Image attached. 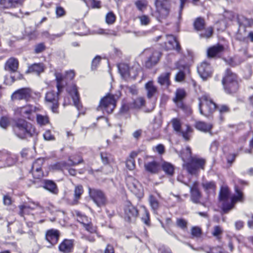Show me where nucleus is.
Wrapping results in <instances>:
<instances>
[{
	"mask_svg": "<svg viewBox=\"0 0 253 253\" xmlns=\"http://www.w3.org/2000/svg\"><path fill=\"white\" fill-rule=\"evenodd\" d=\"M236 195L233 196L231 199L229 198L230 192L229 189L225 187L221 188L219 199L222 203V209L224 213H227L231 210L234 206V204L238 201L242 202L243 200V195L242 192L237 187H235Z\"/></svg>",
	"mask_w": 253,
	"mask_h": 253,
	"instance_id": "obj_1",
	"label": "nucleus"
},
{
	"mask_svg": "<svg viewBox=\"0 0 253 253\" xmlns=\"http://www.w3.org/2000/svg\"><path fill=\"white\" fill-rule=\"evenodd\" d=\"M13 131L15 134L21 139L37 135L35 126L23 119H18L15 121Z\"/></svg>",
	"mask_w": 253,
	"mask_h": 253,
	"instance_id": "obj_2",
	"label": "nucleus"
},
{
	"mask_svg": "<svg viewBox=\"0 0 253 253\" xmlns=\"http://www.w3.org/2000/svg\"><path fill=\"white\" fill-rule=\"evenodd\" d=\"M224 90L226 93L232 94L236 92L239 88L237 76L230 69H227L224 77L222 80Z\"/></svg>",
	"mask_w": 253,
	"mask_h": 253,
	"instance_id": "obj_3",
	"label": "nucleus"
},
{
	"mask_svg": "<svg viewBox=\"0 0 253 253\" xmlns=\"http://www.w3.org/2000/svg\"><path fill=\"white\" fill-rule=\"evenodd\" d=\"M199 108L201 114L207 116L216 109V104L209 95L205 94L199 98Z\"/></svg>",
	"mask_w": 253,
	"mask_h": 253,
	"instance_id": "obj_4",
	"label": "nucleus"
},
{
	"mask_svg": "<svg viewBox=\"0 0 253 253\" xmlns=\"http://www.w3.org/2000/svg\"><path fill=\"white\" fill-rule=\"evenodd\" d=\"M140 57L145 60V65L148 68H151L155 65L159 60L161 53L153 48L144 49L140 54Z\"/></svg>",
	"mask_w": 253,
	"mask_h": 253,
	"instance_id": "obj_5",
	"label": "nucleus"
},
{
	"mask_svg": "<svg viewBox=\"0 0 253 253\" xmlns=\"http://www.w3.org/2000/svg\"><path fill=\"white\" fill-rule=\"evenodd\" d=\"M205 164V160L196 157H191L189 162L186 164V169L189 173L192 175H197L200 169H203Z\"/></svg>",
	"mask_w": 253,
	"mask_h": 253,
	"instance_id": "obj_6",
	"label": "nucleus"
},
{
	"mask_svg": "<svg viewBox=\"0 0 253 253\" xmlns=\"http://www.w3.org/2000/svg\"><path fill=\"white\" fill-rule=\"evenodd\" d=\"M39 110V108L35 106L29 104L16 108L15 110V114L25 119L32 121L34 120L35 115Z\"/></svg>",
	"mask_w": 253,
	"mask_h": 253,
	"instance_id": "obj_7",
	"label": "nucleus"
},
{
	"mask_svg": "<svg viewBox=\"0 0 253 253\" xmlns=\"http://www.w3.org/2000/svg\"><path fill=\"white\" fill-rule=\"evenodd\" d=\"M194 29L197 31H201L200 36L201 38H209L213 33V28L211 27L205 28L206 23L204 18H197L193 24Z\"/></svg>",
	"mask_w": 253,
	"mask_h": 253,
	"instance_id": "obj_8",
	"label": "nucleus"
},
{
	"mask_svg": "<svg viewBox=\"0 0 253 253\" xmlns=\"http://www.w3.org/2000/svg\"><path fill=\"white\" fill-rule=\"evenodd\" d=\"M155 4L158 13L157 18L160 22L166 19L169 14L170 3L169 0H156Z\"/></svg>",
	"mask_w": 253,
	"mask_h": 253,
	"instance_id": "obj_9",
	"label": "nucleus"
},
{
	"mask_svg": "<svg viewBox=\"0 0 253 253\" xmlns=\"http://www.w3.org/2000/svg\"><path fill=\"white\" fill-rule=\"evenodd\" d=\"M116 102L114 96L108 94L101 99L97 110H102L106 111L108 113H111L116 107Z\"/></svg>",
	"mask_w": 253,
	"mask_h": 253,
	"instance_id": "obj_10",
	"label": "nucleus"
},
{
	"mask_svg": "<svg viewBox=\"0 0 253 253\" xmlns=\"http://www.w3.org/2000/svg\"><path fill=\"white\" fill-rule=\"evenodd\" d=\"M60 92H58V90L57 92L50 91L47 92L45 95L46 103L53 113H58L59 94Z\"/></svg>",
	"mask_w": 253,
	"mask_h": 253,
	"instance_id": "obj_11",
	"label": "nucleus"
},
{
	"mask_svg": "<svg viewBox=\"0 0 253 253\" xmlns=\"http://www.w3.org/2000/svg\"><path fill=\"white\" fill-rule=\"evenodd\" d=\"M88 191L90 197L98 207H101L105 205L107 199L103 191L90 188H89Z\"/></svg>",
	"mask_w": 253,
	"mask_h": 253,
	"instance_id": "obj_12",
	"label": "nucleus"
},
{
	"mask_svg": "<svg viewBox=\"0 0 253 253\" xmlns=\"http://www.w3.org/2000/svg\"><path fill=\"white\" fill-rule=\"evenodd\" d=\"M126 185L129 190L137 197H140L143 194V189L137 180L132 176L126 178Z\"/></svg>",
	"mask_w": 253,
	"mask_h": 253,
	"instance_id": "obj_13",
	"label": "nucleus"
},
{
	"mask_svg": "<svg viewBox=\"0 0 253 253\" xmlns=\"http://www.w3.org/2000/svg\"><path fill=\"white\" fill-rule=\"evenodd\" d=\"M33 205L25 204L19 206V214L21 216H24L25 214H29L35 210H37L39 213H42L44 212V208L39 205L38 203H31Z\"/></svg>",
	"mask_w": 253,
	"mask_h": 253,
	"instance_id": "obj_14",
	"label": "nucleus"
},
{
	"mask_svg": "<svg viewBox=\"0 0 253 253\" xmlns=\"http://www.w3.org/2000/svg\"><path fill=\"white\" fill-rule=\"evenodd\" d=\"M32 90L29 87L22 88L16 90L11 95L12 100L28 101L32 97Z\"/></svg>",
	"mask_w": 253,
	"mask_h": 253,
	"instance_id": "obj_15",
	"label": "nucleus"
},
{
	"mask_svg": "<svg viewBox=\"0 0 253 253\" xmlns=\"http://www.w3.org/2000/svg\"><path fill=\"white\" fill-rule=\"evenodd\" d=\"M67 91L72 98L74 105L80 111L82 106L80 102V95L77 86L75 84H72L68 86Z\"/></svg>",
	"mask_w": 253,
	"mask_h": 253,
	"instance_id": "obj_16",
	"label": "nucleus"
},
{
	"mask_svg": "<svg viewBox=\"0 0 253 253\" xmlns=\"http://www.w3.org/2000/svg\"><path fill=\"white\" fill-rule=\"evenodd\" d=\"M225 51L224 46L220 44L211 46L207 49V56L209 58H220Z\"/></svg>",
	"mask_w": 253,
	"mask_h": 253,
	"instance_id": "obj_17",
	"label": "nucleus"
},
{
	"mask_svg": "<svg viewBox=\"0 0 253 253\" xmlns=\"http://www.w3.org/2000/svg\"><path fill=\"white\" fill-rule=\"evenodd\" d=\"M190 199L191 201L195 204H200L204 205L203 203L200 202L202 197V194L199 189V183L198 182H194L190 187Z\"/></svg>",
	"mask_w": 253,
	"mask_h": 253,
	"instance_id": "obj_18",
	"label": "nucleus"
},
{
	"mask_svg": "<svg viewBox=\"0 0 253 253\" xmlns=\"http://www.w3.org/2000/svg\"><path fill=\"white\" fill-rule=\"evenodd\" d=\"M198 72L200 76L206 80L210 77L212 74V69L211 65L206 61L203 62L197 67Z\"/></svg>",
	"mask_w": 253,
	"mask_h": 253,
	"instance_id": "obj_19",
	"label": "nucleus"
},
{
	"mask_svg": "<svg viewBox=\"0 0 253 253\" xmlns=\"http://www.w3.org/2000/svg\"><path fill=\"white\" fill-rule=\"evenodd\" d=\"M145 89L146 91V96L148 99H154L156 100L158 90L152 81H149L145 84Z\"/></svg>",
	"mask_w": 253,
	"mask_h": 253,
	"instance_id": "obj_20",
	"label": "nucleus"
},
{
	"mask_svg": "<svg viewBox=\"0 0 253 253\" xmlns=\"http://www.w3.org/2000/svg\"><path fill=\"white\" fill-rule=\"evenodd\" d=\"M138 214L137 209L132 204L128 202L125 208V219L127 221H130L132 219L135 218Z\"/></svg>",
	"mask_w": 253,
	"mask_h": 253,
	"instance_id": "obj_21",
	"label": "nucleus"
},
{
	"mask_svg": "<svg viewBox=\"0 0 253 253\" xmlns=\"http://www.w3.org/2000/svg\"><path fill=\"white\" fill-rule=\"evenodd\" d=\"M248 58V57L246 55V51H244V53L242 55H236L232 57L224 59V61L229 65L234 67L244 62Z\"/></svg>",
	"mask_w": 253,
	"mask_h": 253,
	"instance_id": "obj_22",
	"label": "nucleus"
},
{
	"mask_svg": "<svg viewBox=\"0 0 253 253\" xmlns=\"http://www.w3.org/2000/svg\"><path fill=\"white\" fill-rule=\"evenodd\" d=\"M59 236L60 232L58 230L54 229L47 230L45 234V239L51 244V246L57 243Z\"/></svg>",
	"mask_w": 253,
	"mask_h": 253,
	"instance_id": "obj_23",
	"label": "nucleus"
},
{
	"mask_svg": "<svg viewBox=\"0 0 253 253\" xmlns=\"http://www.w3.org/2000/svg\"><path fill=\"white\" fill-rule=\"evenodd\" d=\"M74 246V240L66 239L59 245L58 249L62 253H71L73 251Z\"/></svg>",
	"mask_w": 253,
	"mask_h": 253,
	"instance_id": "obj_24",
	"label": "nucleus"
},
{
	"mask_svg": "<svg viewBox=\"0 0 253 253\" xmlns=\"http://www.w3.org/2000/svg\"><path fill=\"white\" fill-rule=\"evenodd\" d=\"M175 96L173 99V101L180 108L184 109L185 105L183 103V99L186 95L185 90L183 88H178L175 93Z\"/></svg>",
	"mask_w": 253,
	"mask_h": 253,
	"instance_id": "obj_25",
	"label": "nucleus"
},
{
	"mask_svg": "<svg viewBox=\"0 0 253 253\" xmlns=\"http://www.w3.org/2000/svg\"><path fill=\"white\" fill-rule=\"evenodd\" d=\"M23 0H0V5L4 9H14L21 6Z\"/></svg>",
	"mask_w": 253,
	"mask_h": 253,
	"instance_id": "obj_26",
	"label": "nucleus"
},
{
	"mask_svg": "<svg viewBox=\"0 0 253 253\" xmlns=\"http://www.w3.org/2000/svg\"><path fill=\"white\" fill-rule=\"evenodd\" d=\"M2 158L1 163L0 164V168L9 167L13 165L16 162L15 156L11 154H3Z\"/></svg>",
	"mask_w": 253,
	"mask_h": 253,
	"instance_id": "obj_27",
	"label": "nucleus"
},
{
	"mask_svg": "<svg viewBox=\"0 0 253 253\" xmlns=\"http://www.w3.org/2000/svg\"><path fill=\"white\" fill-rule=\"evenodd\" d=\"M195 127L199 131L205 133H210L211 134H212L211 130L213 127V125L211 123H206L202 121H198L196 122Z\"/></svg>",
	"mask_w": 253,
	"mask_h": 253,
	"instance_id": "obj_28",
	"label": "nucleus"
},
{
	"mask_svg": "<svg viewBox=\"0 0 253 253\" xmlns=\"http://www.w3.org/2000/svg\"><path fill=\"white\" fill-rule=\"evenodd\" d=\"M201 185L207 193L209 194L215 192L216 186L214 181L203 180Z\"/></svg>",
	"mask_w": 253,
	"mask_h": 253,
	"instance_id": "obj_29",
	"label": "nucleus"
},
{
	"mask_svg": "<svg viewBox=\"0 0 253 253\" xmlns=\"http://www.w3.org/2000/svg\"><path fill=\"white\" fill-rule=\"evenodd\" d=\"M43 70L44 66L42 63H34L28 67L26 73H33L39 75L42 72H43Z\"/></svg>",
	"mask_w": 253,
	"mask_h": 253,
	"instance_id": "obj_30",
	"label": "nucleus"
},
{
	"mask_svg": "<svg viewBox=\"0 0 253 253\" xmlns=\"http://www.w3.org/2000/svg\"><path fill=\"white\" fill-rule=\"evenodd\" d=\"M170 75V72L162 73L158 78V83L161 85L168 87L170 84V81L169 80Z\"/></svg>",
	"mask_w": 253,
	"mask_h": 253,
	"instance_id": "obj_31",
	"label": "nucleus"
},
{
	"mask_svg": "<svg viewBox=\"0 0 253 253\" xmlns=\"http://www.w3.org/2000/svg\"><path fill=\"white\" fill-rule=\"evenodd\" d=\"M144 168L147 171L151 173H156L159 171L160 166L158 162L153 161L145 163L144 164Z\"/></svg>",
	"mask_w": 253,
	"mask_h": 253,
	"instance_id": "obj_32",
	"label": "nucleus"
},
{
	"mask_svg": "<svg viewBox=\"0 0 253 253\" xmlns=\"http://www.w3.org/2000/svg\"><path fill=\"white\" fill-rule=\"evenodd\" d=\"M237 22L240 28L242 26L246 28L248 27H251L253 26V19L247 18L242 15L237 16Z\"/></svg>",
	"mask_w": 253,
	"mask_h": 253,
	"instance_id": "obj_33",
	"label": "nucleus"
},
{
	"mask_svg": "<svg viewBox=\"0 0 253 253\" xmlns=\"http://www.w3.org/2000/svg\"><path fill=\"white\" fill-rule=\"evenodd\" d=\"M18 67V61L15 58H10L5 64V69L6 70L12 72H15Z\"/></svg>",
	"mask_w": 253,
	"mask_h": 253,
	"instance_id": "obj_34",
	"label": "nucleus"
},
{
	"mask_svg": "<svg viewBox=\"0 0 253 253\" xmlns=\"http://www.w3.org/2000/svg\"><path fill=\"white\" fill-rule=\"evenodd\" d=\"M43 187L53 194H57L58 192L56 183L52 180H44Z\"/></svg>",
	"mask_w": 253,
	"mask_h": 253,
	"instance_id": "obj_35",
	"label": "nucleus"
},
{
	"mask_svg": "<svg viewBox=\"0 0 253 253\" xmlns=\"http://www.w3.org/2000/svg\"><path fill=\"white\" fill-rule=\"evenodd\" d=\"M162 126V122L160 120L155 118L154 122L149 126L148 129L149 131L153 134H157L159 131V129Z\"/></svg>",
	"mask_w": 253,
	"mask_h": 253,
	"instance_id": "obj_36",
	"label": "nucleus"
},
{
	"mask_svg": "<svg viewBox=\"0 0 253 253\" xmlns=\"http://www.w3.org/2000/svg\"><path fill=\"white\" fill-rule=\"evenodd\" d=\"M216 109L219 113V119L221 122H222L224 120L223 114L229 113L230 111V107L225 104H216Z\"/></svg>",
	"mask_w": 253,
	"mask_h": 253,
	"instance_id": "obj_37",
	"label": "nucleus"
},
{
	"mask_svg": "<svg viewBox=\"0 0 253 253\" xmlns=\"http://www.w3.org/2000/svg\"><path fill=\"white\" fill-rule=\"evenodd\" d=\"M78 157H79V159H78V161H73L70 158H69V161L70 162V164L67 163V169H65L68 170L69 174L71 175H72V176L75 175L76 174V170L75 169L69 168L70 166H76V165H77L79 164H80L83 162V160L81 157H80L79 156Z\"/></svg>",
	"mask_w": 253,
	"mask_h": 253,
	"instance_id": "obj_38",
	"label": "nucleus"
},
{
	"mask_svg": "<svg viewBox=\"0 0 253 253\" xmlns=\"http://www.w3.org/2000/svg\"><path fill=\"white\" fill-rule=\"evenodd\" d=\"M145 99L143 97H138L130 103V107L133 109H140L145 105Z\"/></svg>",
	"mask_w": 253,
	"mask_h": 253,
	"instance_id": "obj_39",
	"label": "nucleus"
},
{
	"mask_svg": "<svg viewBox=\"0 0 253 253\" xmlns=\"http://www.w3.org/2000/svg\"><path fill=\"white\" fill-rule=\"evenodd\" d=\"M163 170L169 176H172L174 172V166L170 163L164 162L161 165Z\"/></svg>",
	"mask_w": 253,
	"mask_h": 253,
	"instance_id": "obj_40",
	"label": "nucleus"
},
{
	"mask_svg": "<svg viewBox=\"0 0 253 253\" xmlns=\"http://www.w3.org/2000/svg\"><path fill=\"white\" fill-rule=\"evenodd\" d=\"M172 40L168 42L169 45H166L167 49H174L178 53H181V48L179 42L176 39H173Z\"/></svg>",
	"mask_w": 253,
	"mask_h": 253,
	"instance_id": "obj_41",
	"label": "nucleus"
},
{
	"mask_svg": "<svg viewBox=\"0 0 253 253\" xmlns=\"http://www.w3.org/2000/svg\"><path fill=\"white\" fill-rule=\"evenodd\" d=\"M118 67L119 72L123 77L126 78L130 76L131 70L127 64H120L118 65Z\"/></svg>",
	"mask_w": 253,
	"mask_h": 253,
	"instance_id": "obj_42",
	"label": "nucleus"
},
{
	"mask_svg": "<svg viewBox=\"0 0 253 253\" xmlns=\"http://www.w3.org/2000/svg\"><path fill=\"white\" fill-rule=\"evenodd\" d=\"M149 203L151 209L154 211H156L159 207V202L157 198L153 195H150L149 196Z\"/></svg>",
	"mask_w": 253,
	"mask_h": 253,
	"instance_id": "obj_43",
	"label": "nucleus"
},
{
	"mask_svg": "<svg viewBox=\"0 0 253 253\" xmlns=\"http://www.w3.org/2000/svg\"><path fill=\"white\" fill-rule=\"evenodd\" d=\"M56 81L57 82L56 87L58 92H61L62 89L64 86L63 81L64 79L63 76L60 73H56L55 74Z\"/></svg>",
	"mask_w": 253,
	"mask_h": 253,
	"instance_id": "obj_44",
	"label": "nucleus"
},
{
	"mask_svg": "<svg viewBox=\"0 0 253 253\" xmlns=\"http://www.w3.org/2000/svg\"><path fill=\"white\" fill-rule=\"evenodd\" d=\"M192 128L189 125H186V130L180 131L179 132L181 133L183 139L187 141L190 139V134L192 132Z\"/></svg>",
	"mask_w": 253,
	"mask_h": 253,
	"instance_id": "obj_45",
	"label": "nucleus"
},
{
	"mask_svg": "<svg viewBox=\"0 0 253 253\" xmlns=\"http://www.w3.org/2000/svg\"><path fill=\"white\" fill-rule=\"evenodd\" d=\"M43 160L42 159L36 160L33 164L31 171L42 170V166L43 165Z\"/></svg>",
	"mask_w": 253,
	"mask_h": 253,
	"instance_id": "obj_46",
	"label": "nucleus"
},
{
	"mask_svg": "<svg viewBox=\"0 0 253 253\" xmlns=\"http://www.w3.org/2000/svg\"><path fill=\"white\" fill-rule=\"evenodd\" d=\"M84 192L83 187L81 185H78L75 187L74 190V201L76 203L78 200L80 198L81 195Z\"/></svg>",
	"mask_w": 253,
	"mask_h": 253,
	"instance_id": "obj_47",
	"label": "nucleus"
},
{
	"mask_svg": "<svg viewBox=\"0 0 253 253\" xmlns=\"http://www.w3.org/2000/svg\"><path fill=\"white\" fill-rule=\"evenodd\" d=\"M84 2L88 7L92 8H100L101 7V2L97 0H84Z\"/></svg>",
	"mask_w": 253,
	"mask_h": 253,
	"instance_id": "obj_48",
	"label": "nucleus"
},
{
	"mask_svg": "<svg viewBox=\"0 0 253 253\" xmlns=\"http://www.w3.org/2000/svg\"><path fill=\"white\" fill-rule=\"evenodd\" d=\"M100 157L102 162L104 165L109 164L112 160L111 154L106 152H101L100 153Z\"/></svg>",
	"mask_w": 253,
	"mask_h": 253,
	"instance_id": "obj_49",
	"label": "nucleus"
},
{
	"mask_svg": "<svg viewBox=\"0 0 253 253\" xmlns=\"http://www.w3.org/2000/svg\"><path fill=\"white\" fill-rule=\"evenodd\" d=\"M67 163L66 162L62 161L53 164L51 166V168L53 169L63 170L64 169H67Z\"/></svg>",
	"mask_w": 253,
	"mask_h": 253,
	"instance_id": "obj_50",
	"label": "nucleus"
},
{
	"mask_svg": "<svg viewBox=\"0 0 253 253\" xmlns=\"http://www.w3.org/2000/svg\"><path fill=\"white\" fill-rule=\"evenodd\" d=\"M37 121L40 125H45L49 122L48 118L46 116L37 114Z\"/></svg>",
	"mask_w": 253,
	"mask_h": 253,
	"instance_id": "obj_51",
	"label": "nucleus"
},
{
	"mask_svg": "<svg viewBox=\"0 0 253 253\" xmlns=\"http://www.w3.org/2000/svg\"><path fill=\"white\" fill-rule=\"evenodd\" d=\"M116 20V16L113 12H109L105 17V21L108 25L113 24Z\"/></svg>",
	"mask_w": 253,
	"mask_h": 253,
	"instance_id": "obj_52",
	"label": "nucleus"
},
{
	"mask_svg": "<svg viewBox=\"0 0 253 253\" xmlns=\"http://www.w3.org/2000/svg\"><path fill=\"white\" fill-rule=\"evenodd\" d=\"M79 221L81 223H82L83 224L84 227L89 232H90L91 233H93L96 232V227L93 226V225L91 223H85L83 221V220L80 221V220H79Z\"/></svg>",
	"mask_w": 253,
	"mask_h": 253,
	"instance_id": "obj_53",
	"label": "nucleus"
},
{
	"mask_svg": "<svg viewBox=\"0 0 253 253\" xmlns=\"http://www.w3.org/2000/svg\"><path fill=\"white\" fill-rule=\"evenodd\" d=\"M172 127L176 132H180L181 129V123L180 121L176 118H174L171 120Z\"/></svg>",
	"mask_w": 253,
	"mask_h": 253,
	"instance_id": "obj_54",
	"label": "nucleus"
},
{
	"mask_svg": "<svg viewBox=\"0 0 253 253\" xmlns=\"http://www.w3.org/2000/svg\"><path fill=\"white\" fill-rule=\"evenodd\" d=\"M177 226L183 230L187 228V222L183 218H177L176 221Z\"/></svg>",
	"mask_w": 253,
	"mask_h": 253,
	"instance_id": "obj_55",
	"label": "nucleus"
},
{
	"mask_svg": "<svg viewBox=\"0 0 253 253\" xmlns=\"http://www.w3.org/2000/svg\"><path fill=\"white\" fill-rule=\"evenodd\" d=\"M144 212L145 215L143 217H142L141 219L142 221L144 223V224L148 226H149L150 224L149 213L145 208H144Z\"/></svg>",
	"mask_w": 253,
	"mask_h": 253,
	"instance_id": "obj_56",
	"label": "nucleus"
},
{
	"mask_svg": "<svg viewBox=\"0 0 253 253\" xmlns=\"http://www.w3.org/2000/svg\"><path fill=\"white\" fill-rule=\"evenodd\" d=\"M45 49V46L43 42L36 44L35 46L34 51L36 54L42 52Z\"/></svg>",
	"mask_w": 253,
	"mask_h": 253,
	"instance_id": "obj_57",
	"label": "nucleus"
},
{
	"mask_svg": "<svg viewBox=\"0 0 253 253\" xmlns=\"http://www.w3.org/2000/svg\"><path fill=\"white\" fill-rule=\"evenodd\" d=\"M101 58L100 56L97 55L96 56L92 61L91 63V69L95 70L98 65L99 64Z\"/></svg>",
	"mask_w": 253,
	"mask_h": 253,
	"instance_id": "obj_58",
	"label": "nucleus"
},
{
	"mask_svg": "<svg viewBox=\"0 0 253 253\" xmlns=\"http://www.w3.org/2000/svg\"><path fill=\"white\" fill-rule=\"evenodd\" d=\"M9 125V120L6 117H2L0 120V126L3 128H6Z\"/></svg>",
	"mask_w": 253,
	"mask_h": 253,
	"instance_id": "obj_59",
	"label": "nucleus"
},
{
	"mask_svg": "<svg viewBox=\"0 0 253 253\" xmlns=\"http://www.w3.org/2000/svg\"><path fill=\"white\" fill-rule=\"evenodd\" d=\"M56 14L57 17H62L65 15L66 11L63 7L60 5H57L56 7Z\"/></svg>",
	"mask_w": 253,
	"mask_h": 253,
	"instance_id": "obj_60",
	"label": "nucleus"
},
{
	"mask_svg": "<svg viewBox=\"0 0 253 253\" xmlns=\"http://www.w3.org/2000/svg\"><path fill=\"white\" fill-rule=\"evenodd\" d=\"M135 160L133 158H129L126 161V167L129 170H132L135 168Z\"/></svg>",
	"mask_w": 253,
	"mask_h": 253,
	"instance_id": "obj_61",
	"label": "nucleus"
},
{
	"mask_svg": "<svg viewBox=\"0 0 253 253\" xmlns=\"http://www.w3.org/2000/svg\"><path fill=\"white\" fill-rule=\"evenodd\" d=\"M202 231L201 228L198 227H194L191 229V234L193 236L200 237L201 235Z\"/></svg>",
	"mask_w": 253,
	"mask_h": 253,
	"instance_id": "obj_62",
	"label": "nucleus"
},
{
	"mask_svg": "<svg viewBox=\"0 0 253 253\" xmlns=\"http://www.w3.org/2000/svg\"><path fill=\"white\" fill-rule=\"evenodd\" d=\"M223 232V230L219 226H215L214 227L213 231L212 232V234L213 236L216 237L217 238H219L218 236Z\"/></svg>",
	"mask_w": 253,
	"mask_h": 253,
	"instance_id": "obj_63",
	"label": "nucleus"
},
{
	"mask_svg": "<svg viewBox=\"0 0 253 253\" xmlns=\"http://www.w3.org/2000/svg\"><path fill=\"white\" fill-rule=\"evenodd\" d=\"M185 76L184 72L180 71L175 75V80L176 82H181L184 80Z\"/></svg>",
	"mask_w": 253,
	"mask_h": 253,
	"instance_id": "obj_64",
	"label": "nucleus"
}]
</instances>
